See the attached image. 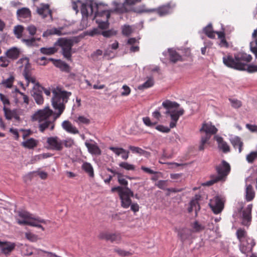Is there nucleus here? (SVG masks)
Here are the masks:
<instances>
[{
	"label": "nucleus",
	"instance_id": "43",
	"mask_svg": "<svg viewBox=\"0 0 257 257\" xmlns=\"http://www.w3.org/2000/svg\"><path fill=\"white\" fill-rule=\"evenodd\" d=\"M162 106L166 109H168L167 110H170V109L171 108H177L179 107V104L176 102H173L169 100H166L162 103Z\"/></svg>",
	"mask_w": 257,
	"mask_h": 257
},
{
	"label": "nucleus",
	"instance_id": "25",
	"mask_svg": "<svg viewBox=\"0 0 257 257\" xmlns=\"http://www.w3.org/2000/svg\"><path fill=\"white\" fill-rule=\"evenodd\" d=\"M62 127L66 132L70 134L75 135L79 133L76 127L69 120L63 121L62 123Z\"/></svg>",
	"mask_w": 257,
	"mask_h": 257
},
{
	"label": "nucleus",
	"instance_id": "35",
	"mask_svg": "<svg viewBox=\"0 0 257 257\" xmlns=\"http://www.w3.org/2000/svg\"><path fill=\"white\" fill-rule=\"evenodd\" d=\"M85 145L89 153L94 155H100L101 151L99 147L95 144H91L85 142Z\"/></svg>",
	"mask_w": 257,
	"mask_h": 257
},
{
	"label": "nucleus",
	"instance_id": "16",
	"mask_svg": "<svg viewBox=\"0 0 257 257\" xmlns=\"http://www.w3.org/2000/svg\"><path fill=\"white\" fill-rule=\"evenodd\" d=\"M40 223L46 224L47 221L39 217L33 218L31 221L18 220V223L20 225H29L40 228L43 231L45 230V228L40 224Z\"/></svg>",
	"mask_w": 257,
	"mask_h": 257
},
{
	"label": "nucleus",
	"instance_id": "29",
	"mask_svg": "<svg viewBox=\"0 0 257 257\" xmlns=\"http://www.w3.org/2000/svg\"><path fill=\"white\" fill-rule=\"evenodd\" d=\"M20 53L19 49L17 47H12L6 52L5 55L10 59L16 60L19 57Z\"/></svg>",
	"mask_w": 257,
	"mask_h": 257
},
{
	"label": "nucleus",
	"instance_id": "61",
	"mask_svg": "<svg viewBox=\"0 0 257 257\" xmlns=\"http://www.w3.org/2000/svg\"><path fill=\"white\" fill-rule=\"evenodd\" d=\"M37 28L33 25H31L28 26L26 28V30L29 32L31 36H34L37 32Z\"/></svg>",
	"mask_w": 257,
	"mask_h": 257
},
{
	"label": "nucleus",
	"instance_id": "18",
	"mask_svg": "<svg viewBox=\"0 0 257 257\" xmlns=\"http://www.w3.org/2000/svg\"><path fill=\"white\" fill-rule=\"evenodd\" d=\"M37 13L42 18L45 19L48 16L52 18V11L50 8V5L48 4L41 3L37 9Z\"/></svg>",
	"mask_w": 257,
	"mask_h": 257
},
{
	"label": "nucleus",
	"instance_id": "12",
	"mask_svg": "<svg viewBox=\"0 0 257 257\" xmlns=\"http://www.w3.org/2000/svg\"><path fill=\"white\" fill-rule=\"evenodd\" d=\"M212 211L216 214L220 213L224 208V201L219 196L211 199L209 204Z\"/></svg>",
	"mask_w": 257,
	"mask_h": 257
},
{
	"label": "nucleus",
	"instance_id": "28",
	"mask_svg": "<svg viewBox=\"0 0 257 257\" xmlns=\"http://www.w3.org/2000/svg\"><path fill=\"white\" fill-rule=\"evenodd\" d=\"M172 7L170 4L162 6L158 9H151V10H154L153 12H157L159 16H163L168 14L170 13Z\"/></svg>",
	"mask_w": 257,
	"mask_h": 257
},
{
	"label": "nucleus",
	"instance_id": "1",
	"mask_svg": "<svg viewBox=\"0 0 257 257\" xmlns=\"http://www.w3.org/2000/svg\"><path fill=\"white\" fill-rule=\"evenodd\" d=\"M215 170L217 175H211L210 180L205 183V186H210L218 182L225 181L230 171V166L227 162L223 160L220 164L216 166Z\"/></svg>",
	"mask_w": 257,
	"mask_h": 257
},
{
	"label": "nucleus",
	"instance_id": "48",
	"mask_svg": "<svg viewBox=\"0 0 257 257\" xmlns=\"http://www.w3.org/2000/svg\"><path fill=\"white\" fill-rule=\"evenodd\" d=\"M154 83L153 79L152 78H149L143 84L140 85L138 87V88L140 90L148 88L153 86Z\"/></svg>",
	"mask_w": 257,
	"mask_h": 257
},
{
	"label": "nucleus",
	"instance_id": "58",
	"mask_svg": "<svg viewBox=\"0 0 257 257\" xmlns=\"http://www.w3.org/2000/svg\"><path fill=\"white\" fill-rule=\"evenodd\" d=\"M109 150L112 151L117 156H119L121 154L125 152V150L121 148L110 147H109Z\"/></svg>",
	"mask_w": 257,
	"mask_h": 257
},
{
	"label": "nucleus",
	"instance_id": "46",
	"mask_svg": "<svg viewBox=\"0 0 257 257\" xmlns=\"http://www.w3.org/2000/svg\"><path fill=\"white\" fill-rule=\"evenodd\" d=\"M19 216L23 219L21 221H31L33 217H32L31 214L26 211H21L19 213ZM19 219H17V221ZM21 220V219H19Z\"/></svg>",
	"mask_w": 257,
	"mask_h": 257
},
{
	"label": "nucleus",
	"instance_id": "32",
	"mask_svg": "<svg viewBox=\"0 0 257 257\" xmlns=\"http://www.w3.org/2000/svg\"><path fill=\"white\" fill-rule=\"evenodd\" d=\"M215 138L218 143L219 148L224 153H227L230 151L229 146L227 143L223 141V138L220 137L215 136Z\"/></svg>",
	"mask_w": 257,
	"mask_h": 257
},
{
	"label": "nucleus",
	"instance_id": "6",
	"mask_svg": "<svg viewBox=\"0 0 257 257\" xmlns=\"http://www.w3.org/2000/svg\"><path fill=\"white\" fill-rule=\"evenodd\" d=\"M55 45L61 47L63 56L68 60L71 61L72 48L74 45V41L70 39L59 38L55 43Z\"/></svg>",
	"mask_w": 257,
	"mask_h": 257
},
{
	"label": "nucleus",
	"instance_id": "31",
	"mask_svg": "<svg viewBox=\"0 0 257 257\" xmlns=\"http://www.w3.org/2000/svg\"><path fill=\"white\" fill-rule=\"evenodd\" d=\"M184 113V110L183 108L180 109L178 110H167L166 112V114H169L171 116V120L178 121L179 117L182 115Z\"/></svg>",
	"mask_w": 257,
	"mask_h": 257
},
{
	"label": "nucleus",
	"instance_id": "53",
	"mask_svg": "<svg viewBox=\"0 0 257 257\" xmlns=\"http://www.w3.org/2000/svg\"><path fill=\"white\" fill-rule=\"evenodd\" d=\"M22 41L28 47H33L36 45L35 37L30 39H22Z\"/></svg>",
	"mask_w": 257,
	"mask_h": 257
},
{
	"label": "nucleus",
	"instance_id": "59",
	"mask_svg": "<svg viewBox=\"0 0 257 257\" xmlns=\"http://www.w3.org/2000/svg\"><path fill=\"white\" fill-rule=\"evenodd\" d=\"M0 100L4 104V107H7L10 104V101L8 97L4 94L0 93Z\"/></svg>",
	"mask_w": 257,
	"mask_h": 257
},
{
	"label": "nucleus",
	"instance_id": "13",
	"mask_svg": "<svg viewBox=\"0 0 257 257\" xmlns=\"http://www.w3.org/2000/svg\"><path fill=\"white\" fill-rule=\"evenodd\" d=\"M98 238L100 239H104L110 241L111 242L119 243L121 239L120 233H110L107 231L101 232L98 235Z\"/></svg>",
	"mask_w": 257,
	"mask_h": 257
},
{
	"label": "nucleus",
	"instance_id": "45",
	"mask_svg": "<svg viewBox=\"0 0 257 257\" xmlns=\"http://www.w3.org/2000/svg\"><path fill=\"white\" fill-rule=\"evenodd\" d=\"M15 78L13 76H10L8 78L4 80L2 84L5 87L10 88L12 87Z\"/></svg>",
	"mask_w": 257,
	"mask_h": 257
},
{
	"label": "nucleus",
	"instance_id": "62",
	"mask_svg": "<svg viewBox=\"0 0 257 257\" xmlns=\"http://www.w3.org/2000/svg\"><path fill=\"white\" fill-rule=\"evenodd\" d=\"M144 123L150 127L153 126L157 123V121L152 122L149 117H145L143 118Z\"/></svg>",
	"mask_w": 257,
	"mask_h": 257
},
{
	"label": "nucleus",
	"instance_id": "30",
	"mask_svg": "<svg viewBox=\"0 0 257 257\" xmlns=\"http://www.w3.org/2000/svg\"><path fill=\"white\" fill-rule=\"evenodd\" d=\"M23 74L27 81V86L29 85V83L31 82L35 85L34 87H40V84L38 82L36 81L35 77L32 75V71L26 73H23Z\"/></svg>",
	"mask_w": 257,
	"mask_h": 257
},
{
	"label": "nucleus",
	"instance_id": "24",
	"mask_svg": "<svg viewBox=\"0 0 257 257\" xmlns=\"http://www.w3.org/2000/svg\"><path fill=\"white\" fill-rule=\"evenodd\" d=\"M252 207V204H249L242 212V224L244 225H247L248 223L251 221V213Z\"/></svg>",
	"mask_w": 257,
	"mask_h": 257
},
{
	"label": "nucleus",
	"instance_id": "21",
	"mask_svg": "<svg viewBox=\"0 0 257 257\" xmlns=\"http://www.w3.org/2000/svg\"><path fill=\"white\" fill-rule=\"evenodd\" d=\"M201 199V196L198 194H196L191 200L189 205L190 206L188 208V211L189 213L192 212L193 210L195 211L196 216L197 215V212L200 209V205L199 204V201Z\"/></svg>",
	"mask_w": 257,
	"mask_h": 257
},
{
	"label": "nucleus",
	"instance_id": "9",
	"mask_svg": "<svg viewBox=\"0 0 257 257\" xmlns=\"http://www.w3.org/2000/svg\"><path fill=\"white\" fill-rule=\"evenodd\" d=\"M114 11L115 12L121 14L131 11L137 14H141L145 13H153V11H154V10H151V9H146L145 5H142L137 7L133 8L130 11H128L123 5H120V7H116L114 9Z\"/></svg>",
	"mask_w": 257,
	"mask_h": 257
},
{
	"label": "nucleus",
	"instance_id": "40",
	"mask_svg": "<svg viewBox=\"0 0 257 257\" xmlns=\"http://www.w3.org/2000/svg\"><path fill=\"white\" fill-rule=\"evenodd\" d=\"M192 227L191 232H199L205 229V226L200 223L198 221H195L191 224Z\"/></svg>",
	"mask_w": 257,
	"mask_h": 257
},
{
	"label": "nucleus",
	"instance_id": "55",
	"mask_svg": "<svg viewBox=\"0 0 257 257\" xmlns=\"http://www.w3.org/2000/svg\"><path fill=\"white\" fill-rule=\"evenodd\" d=\"M128 148L134 153H137V154H139L140 155H143L145 153V150H144L142 149H141L139 147H138L130 146L128 147Z\"/></svg>",
	"mask_w": 257,
	"mask_h": 257
},
{
	"label": "nucleus",
	"instance_id": "41",
	"mask_svg": "<svg viewBox=\"0 0 257 257\" xmlns=\"http://www.w3.org/2000/svg\"><path fill=\"white\" fill-rule=\"evenodd\" d=\"M204 33L209 38L213 39L215 37V32L213 30L211 24H208L203 29Z\"/></svg>",
	"mask_w": 257,
	"mask_h": 257
},
{
	"label": "nucleus",
	"instance_id": "64",
	"mask_svg": "<svg viewBox=\"0 0 257 257\" xmlns=\"http://www.w3.org/2000/svg\"><path fill=\"white\" fill-rule=\"evenodd\" d=\"M229 101L231 103V106L234 108H237L241 106V102L237 99H229Z\"/></svg>",
	"mask_w": 257,
	"mask_h": 257
},
{
	"label": "nucleus",
	"instance_id": "54",
	"mask_svg": "<svg viewBox=\"0 0 257 257\" xmlns=\"http://www.w3.org/2000/svg\"><path fill=\"white\" fill-rule=\"evenodd\" d=\"M119 166L120 167L126 170H134L135 167L132 164H130L127 162H122L119 163Z\"/></svg>",
	"mask_w": 257,
	"mask_h": 257
},
{
	"label": "nucleus",
	"instance_id": "5",
	"mask_svg": "<svg viewBox=\"0 0 257 257\" xmlns=\"http://www.w3.org/2000/svg\"><path fill=\"white\" fill-rule=\"evenodd\" d=\"M105 6L101 4H97L93 0H86L81 7V12L83 17L87 18L89 15H91L95 13V16L98 13L102 7Z\"/></svg>",
	"mask_w": 257,
	"mask_h": 257
},
{
	"label": "nucleus",
	"instance_id": "60",
	"mask_svg": "<svg viewBox=\"0 0 257 257\" xmlns=\"http://www.w3.org/2000/svg\"><path fill=\"white\" fill-rule=\"evenodd\" d=\"M7 57L1 56L0 57V66L3 67H7L10 61Z\"/></svg>",
	"mask_w": 257,
	"mask_h": 257
},
{
	"label": "nucleus",
	"instance_id": "11",
	"mask_svg": "<svg viewBox=\"0 0 257 257\" xmlns=\"http://www.w3.org/2000/svg\"><path fill=\"white\" fill-rule=\"evenodd\" d=\"M55 109L58 110V112L55 114V116L53 117L52 116L51 120H48L39 126V130L40 132H44L46 129L49 127L51 131L54 130L55 127V121L58 117H60L65 110L63 107L61 108H57Z\"/></svg>",
	"mask_w": 257,
	"mask_h": 257
},
{
	"label": "nucleus",
	"instance_id": "36",
	"mask_svg": "<svg viewBox=\"0 0 257 257\" xmlns=\"http://www.w3.org/2000/svg\"><path fill=\"white\" fill-rule=\"evenodd\" d=\"M236 235L239 242L244 241V240H247V238H251L247 236L246 231L241 228H239L237 230Z\"/></svg>",
	"mask_w": 257,
	"mask_h": 257
},
{
	"label": "nucleus",
	"instance_id": "57",
	"mask_svg": "<svg viewBox=\"0 0 257 257\" xmlns=\"http://www.w3.org/2000/svg\"><path fill=\"white\" fill-rule=\"evenodd\" d=\"M101 34L106 38H109L116 34V32L113 30H108L101 32Z\"/></svg>",
	"mask_w": 257,
	"mask_h": 257
},
{
	"label": "nucleus",
	"instance_id": "26",
	"mask_svg": "<svg viewBox=\"0 0 257 257\" xmlns=\"http://www.w3.org/2000/svg\"><path fill=\"white\" fill-rule=\"evenodd\" d=\"M49 60L53 62L54 65L60 69L62 71L69 72L70 67L68 64L60 60H55L53 58H49Z\"/></svg>",
	"mask_w": 257,
	"mask_h": 257
},
{
	"label": "nucleus",
	"instance_id": "4",
	"mask_svg": "<svg viewBox=\"0 0 257 257\" xmlns=\"http://www.w3.org/2000/svg\"><path fill=\"white\" fill-rule=\"evenodd\" d=\"M112 192H117L121 200V205L124 208H128L131 203V197L134 196V192L129 188H122L121 187L117 186L111 189Z\"/></svg>",
	"mask_w": 257,
	"mask_h": 257
},
{
	"label": "nucleus",
	"instance_id": "23",
	"mask_svg": "<svg viewBox=\"0 0 257 257\" xmlns=\"http://www.w3.org/2000/svg\"><path fill=\"white\" fill-rule=\"evenodd\" d=\"M17 63L19 65L20 68H24L23 73L32 71V67L29 58L27 57H23L19 60Z\"/></svg>",
	"mask_w": 257,
	"mask_h": 257
},
{
	"label": "nucleus",
	"instance_id": "44",
	"mask_svg": "<svg viewBox=\"0 0 257 257\" xmlns=\"http://www.w3.org/2000/svg\"><path fill=\"white\" fill-rule=\"evenodd\" d=\"M40 51L43 54L51 55L55 54L57 51V49L55 47H42L40 48Z\"/></svg>",
	"mask_w": 257,
	"mask_h": 257
},
{
	"label": "nucleus",
	"instance_id": "56",
	"mask_svg": "<svg viewBox=\"0 0 257 257\" xmlns=\"http://www.w3.org/2000/svg\"><path fill=\"white\" fill-rule=\"evenodd\" d=\"M133 32L132 29L128 25H124L122 28V34L126 36H128Z\"/></svg>",
	"mask_w": 257,
	"mask_h": 257
},
{
	"label": "nucleus",
	"instance_id": "38",
	"mask_svg": "<svg viewBox=\"0 0 257 257\" xmlns=\"http://www.w3.org/2000/svg\"><path fill=\"white\" fill-rule=\"evenodd\" d=\"M255 192L251 185L246 186L245 190V199L247 201H250L254 198Z\"/></svg>",
	"mask_w": 257,
	"mask_h": 257
},
{
	"label": "nucleus",
	"instance_id": "49",
	"mask_svg": "<svg viewBox=\"0 0 257 257\" xmlns=\"http://www.w3.org/2000/svg\"><path fill=\"white\" fill-rule=\"evenodd\" d=\"M16 109L11 110L7 107H3V110L5 113V116L6 118L8 120H10L13 118V114L15 112Z\"/></svg>",
	"mask_w": 257,
	"mask_h": 257
},
{
	"label": "nucleus",
	"instance_id": "22",
	"mask_svg": "<svg viewBox=\"0 0 257 257\" xmlns=\"http://www.w3.org/2000/svg\"><path fill=\"white\" fill-rule=\"evenodd\" d=\"M174 231L178 233V236L181 241L184 242L189 238L191 235V230H189L187 228L183 227L178 228L175 227Z\"/></svg>",
	"mask_w": 257,
	"mask_h": 257
},
{
	"label": "nucleus",
	"instance_id": "33",
	"mask_svg": "<svg viewBox=\"0 0 257 257\" xmlns=\"http://www.w3.org/2000/svg\"><path fill=\"white\" fill-rule=\"evenodd\" d=\"M34 92L33 94V97L38 104H42L44 102V99L42 96L41 90L37 87H34Z\"/></svg>",
	"mask_w": 257,
	"mask_h": 257
},
{
	"label": "nucleus",
	"instance_id": "52",
	"mask_svg": "<svg viewBox=\"0 0 257 257\" xmlns=\"http://www.w3.org/2000/svg\"><path fill=\"white\" fill-rule=\"evenodd\" d=\"M257 159V151L251 152L246 156V161L249 163H252Z\"/></svg>",
	"mask_w": 257,
	"mask_h": 257
},
{
	"label": "nucleus",
	"instance_id": "63",
	"mask_svg": "<svg viewBox=\"0 0 257 257\" xmlns=\"http://www.w3.org/2000/svg\"><path fill=\"white\" fill-rule=\"evenodd\" d=\"M114 251L121 256H128L132 254V253L129 251H126L119 248L115 249Z\"/></svg>",
	"mask_w": 257,
	"mask_h": 257
},
{
	"label": "nucleus",
	"instance_id": "51",
	"mask_svg": "<svg viewBox=\"0 0 257 257\" xmlns=\"http://www.w3.org/2000/svg\"><path fill=\"white\" fill-rule=\"evenodd\" d=\"M75 121L78 124H88L90 123V119L84 116H79Z\"/></svg>",
	"mask_w": 257,
	"mask_h": 257
},
{
	"label": "nucleus",
	"instance_id": "19",
	"mask_svg": "<svg viewBox=\"0 0 257 257\" xmlns=\"http://www.w3.org/2000/svg\"><path fill=\"white\" fill-rule=\"evenodd\" d=\"M246 240L247 245H245L244 241L240 242L239 245L240 251L244 254H247L251 252L253 247L255 245V241L253 238H247Z\"/></svg>",
	"mask_w": 257,
	"mask_h": 257
},
{
	"label": "nucleus",
	"instance_id": "20",
	"mask_svg": "<svg viewBox=\"0 0 257 257\" xmlns=\"http://www.w3.org/2000/svg\"><path fill=\"white\" fill-rule=\"evenodd\" d=\"M18 19L21 21H27L31 19L32 15L31 10L28 8H22L17 11Z\"/></svg>",
	"mask_w": 257,
	"mask_h": 257
},
{
	"label": "nucleus",
	"instance_id": "3",
	"mask_svg": "<svg viewBox=\"0 0 257 257\" xmlns=\"http://www.w3.org/2000/svg\"><path fill=\"white\" fill-rule=\"evenodd\" d=\"M218 130L211 122H204L201 128L200 129V132L204 133V134L201 135L200 145L199 147L200 151L204 150L205 144L208 143L211 137L217 133Z\"/></svg>",
	"mask_w": 257,
	"mask_h": 257
},
{
	"label": "nucleus",
	"instance_id": "8",
	"mask_svg": "<svg viewBox=\"0 0 257 257\" xmlns=\"http://www.w3.org/2000/svg\"><path fill=\"white\" fill-rule=\"evenodd\" d=\"M114 11H115L114 10ZM113 10H107L104 7L98 11V13L95 16L96 17H105L104 21L100 19H97L96 22L98 25L99 28L102 30L106 29L109 27V23L108 19L110 16V14L113 12Z\"/></svg>",
	"mask_w": 257,
	"mask_h": 257
},
{
	"label": "nucleus",
	"instance_id": "34",
	"mask_svg": "<svg viewBox=\"0 0 257 257\" xmlns=\"http://www.w3.org/2000/svg\"><path fill=\"white\" fill-rule=\"evenodd\" d=\"M169 54L170 60L175 63L178 61H182L183 59L182 56L179 54L175 50L173 49H169L168 51Z\"/></svg>",
	"mask_w": 257,
	"mask_h": 257
},
{
	"label": "nucleus",
	"instance_id": "27",
	"mask_svg": "<svg viewBox=\"0 0 257 257\" xmlns=\"http://www.w3.org/2000/svg\"><path fill=\"white\" fill-rule=\"evenodd\" d=\"M39 141L38 140L31 138L25 140L21 143V145L25 148L31 150L37 147Z\"/></svg>",
	"mask_w": 257,
	"mask_h": 257
},
{
	"label": "nucleus",
	"instance_id": "7",
	"mask_svg": "<svg viewBox=\"0 0 257 257\" xmlns=\"http://www.w3.org/2000/svg\"><path fill=\"white\" fill-rule=\"evenodd\" d=\"M54 112L49 107H46L43 109H40L36 112L32 116L33 120L38 121L40 124L39 126L48 120H51V117Z\"/></svg>",
	"mask_w": 257,
	"mask_h": 257
},
{
	"label": "nucleus",
	"instance_id": "39",
	"mask_svg": "<svg viewBox=\"0 0 257 257\" xmlns=\"http://www.w3.org/2000/svg\"><path fill=\"white\" fill-rule=\"evenodd\" d=\"M63 29L62 28L57 29V28H53L51 29H48L45 31L43 33V37H48V36H50L51 35H57L58 36H60L62 35V33L61 32V31Z\"/></svg>",
	"mask_w": 257,
	"mask_h": 257
},
{
	"label": "nucleus",
	"instance_id": "10",
	"mask_svg": "<svg viewBox=\"0 0 257 257\" xmlns=\"http://www.w3.org/2000/svg\"><path fill=\"white\" fill-rule=\"evenodd\" d=\"M223 63L226 67L234 69L241 70L242 65L237 61L235 55L233 56L230 54L224 55L222 58Z\"/></svg>",
	"mask_w": 257,
	"mask_h": 257
},
{
	"label": "nucleus",
	"instance_id": "2",
	"mask_svg": "<svg viewBox=\"0 0 257 257\" xmlns=\"http://www.w3.org/2000/svg\"><path fill=\"white\" fill-rule=\"evenodd\" d=\"M53 97L52 103L54 109L61 108L65 109V104L68 102L71 92L66 91H62L61 89H54L52 91Z\"/></svg>",
	"mask_w": 257,
	"mask_h": 257
},
{
	"label": "nucleus",
	"instance_id": "50",
	"mask_svg": "<svg viewBox=\"0 0 257 257\" xmlns=\"http://www.w3.org/2000/svg\"><path fill=\"white\" fill-rule=\"evenodd\" d=\"M117 179L119 184L121 185L120 187H121L123 189L125 188H128L127 187L128 182L123 177L121 174H118Z\"/></svg>",
	"mask_w": 257,
	"mask_h": 257
},
{
	"label": "nucleus",
	"instance_id": "42",
	"mask_svg": "<svg viewBox=\"0 0 257 257\" xmlns=\"http://www.w3.org/2000/svg\"><path fill=\"white\" fill-rule=\"evenodd\" d=\"M82 169L91 177H94V171L92 165L87 162L84 163Z\"/></svg>",
	"mask_w": 257,
	"mask_h": 257
},
{
	"label": "nucleus",
	"instance_id": "37",
	"mask_svg": "<svg viewBox=\"0 0 257 257\" xmlns=\"http://www.w3.org/2000/svg\"><path fill=\"white\" fill-rule=\"evenodd\" d=\"M232 145L235 149H238L239 153H241L242 150L243 143L239 137H235L230 140Z\"/></svg>",
	"mask_w": 257,
	"mask_h": 257
},
{
	"label": "nucleus",
	"instance_id": "47",
	"mask_svg": "<svg viewBox=\"0 0 257 257\" xmlns=\"http://www.w3.org/2000/svg\"><path fill=\"white\" fill-rule=\"evenodd\" d=\"M24 30V28L21 25H18L14 28V34L18 39L22 38V34Z\"/></svg>",
	"mask_w": 257,
	"mask_h": 257
},
{
	"label": "nucleus",
	"instance_id": "15",
	"mask_svg": "<svg viewBox=\"0 0 257 257\" xmlns=\"http://www.w3.org/2000/svg\"><path fill=\"white\" fill-rule=\"evenodd\" d=\"M47 143L51 150L61 151L63 148V142L58 137H52L47 138Z\"/></svg>",
	"mask_w": 257,
	"mask_h": 257
},
{
	"label": "nucleus",
	"instance_id": "14",
	"mask_svg": "<svg viewBox=\"0 0 257 257\" xmlns=\"http://www.w3.org/2000/svg\"><path fill=\"white\" fill-rule=\"evenodd\" d=\"M235 55L237 61L242 65L241 70H246L247 71V66L249 65H247L246 63L251 61V56L244 52H239Z\"/></svg>",
	"mask_w": 257,
	"mask_h": 257
},
{
	"label": "nucleus",
	"instance_id": "17",
	"mask_svg": "<svg viewBox=\"0 0 257 257\" xmlns=\"http://www.w3.org/2000/svg\"><path fill=\"white\" fill-rule=\"evenodd\" d=\"M16 244L10 241H2L0 240V249L1 252L6 256L9 255L15 249Z\"/></svg>",
	"mask_w": 257,
	"mask_h": 257
}]
</instances>
